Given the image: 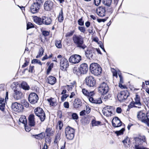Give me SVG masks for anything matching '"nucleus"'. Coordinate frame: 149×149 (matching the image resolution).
Instances as JSON below:
<instances>
[{"label": "nucleus", "mask_w": 149, "mask_h": 149, "mask_svg": "<svg viewBox=\"0 0 149 149\" xmlns=\"http://www.w3.org/2000/svg\"><path fill=\"white\" fill-rule=\"evenodd\" d=\"M72 40L74 44L80 48L84 49L87 47L84 44V38L80 35H74Z\"/></svg>", "instance_id": "1"}, {"label": "nucleus", "mask_w": 149, "mask_h": 149, "mask_svg": "<svg viewBox=\"0 0 149 149\" xmlns=\"http://www.w3.org/2000/svg\"><path fill=\"white\" fill-rule=\"evenodd\" d=\"M137 117L139 120L145 123L149 127V112L146 114L140 111L138 113Z\"/></svg>", "instance_id": "2"}, {"label": "nucleus", "mask_w": 149, "mask_h": 149, "mask_svg": "<svg viewBox=\"0 0 149 149\" xmlns=\"http://www.w3.org/2000/svg\"><path fill=\"white\" fill-rule=\"evenodd\" d=\"M90 69L92 74L95 75H100L102 72V68L97 63H93L91 64L90 65Z\"/></svg>", "instance_id": "3"}, {"label": "nucleus", "mask_w": 149, "mask_h": 149, "mask_svg": "<svg viewBox=\"0 0 149 149\" xmlns=\"http://www.w3.org/2000/svg\"><path fill=\"white\" fill-rule=\"evenodd\" d=\"M42 3V0H36L31 6L30 10L31 13L34 14L37 13L40 7V5Z\"/></svg>", "instance_id": "4"}, {"label": "nucleus", "mask_w": 149, "mask_h": 149, "mask_svg": "<svg viewBox=\"0 0 149 149\" xmlns=\"http://www.w3.org/2000/svg\"><path fill=\"white\" fill-rule=\"evenodd\" d=\"M134 101L132 102L128 106V107L130 108L133 107L140 108L141 106V104L140 102V97L139 95L137 94L135 95V97L134 98Z\"/></svg>", "instance_id": "5"}, {"label": "nucleus", "mask_w": 149, "mask_h": 149, "mask_svg": "<svg viewBox=\"0 0 149 149\" xmlns=\"http://www.w3.org/2000/svg\"><path fill=\"white\" fill-rule=\"evenodd\" d=\"M74 130L70 127H66L65 130V134L66 138L69 140H72L74 136Z\"/></svg>", "instance_id": "6"}, {"label": "nucleus", "mask_w": 149, "mask_h": 149, "mask_svg": "<svg viewBox=\"0 0 149 149\" xmlns=\"http://www.w3.org/2000/svg\"><path fill=\"white\" fill-rule=\"evenodd\" d=\"M36 115L39 118L42 122L43 121L45 118V115L42 109L40 107H37L34 110Z\"/></svg>", "instance_id": "7"}, {"label": "nucleus", "mask_w": 149, "mask_h": 149, "mask_svg": "<svg viewBox=\"0 0 149 149\" xmlns=\"http://www.w3.org/2000/svg\"><path fill=\"white\" fill-rule=\"evenodd\" d=\"M98 90L101 94H106L109 90L108 86L106 83L103 82L100 85Z\"/></svg>", "instance_id": "8"}, {"label": "nucleus", "mask_w": 149, "mask_h": 149, "mask_svg": "<svg viewBox=\"0 0 149 149\" xmlns=\"http://www.w3.org/2000/svg\"><path fill=\"white\" fill-rule=\"evenodd\" d=\"M129 95V92L126 90L118 93L117 95V98L119 101L122 102L127 99Z\"/></svg>", "instance_id": "9"}, {"label": "nucleus", "mask_w": 149, "mask_h": 149, "mask_svg": "<svg viewBox=\"0 0 149 149\" xmlns=\"http://www.w3.org/2000/svg\"><path fill=\"white\" fill-rule=\"evenodd\" d=\"M60 65L61 70L64 71L66 70V69L69 65L67 59L65 58H62L60 59Z\"/></svg>", "instance_id": "10"}, {"label": "nucleus", "mask_w": 149, "mask_h": 149, "mask_svg": "<svg viewBox=\"0 0 149 149\" xmlns=\"http://www.w3.org/2000/svg\"><path fill=\"white\" fill-rule=\"evenodd\" d=\"M85 81L86 84L88 86L93 87L95 84V81L91 76H87L85 78Z\"/></svg>", "instance_id": "11"}, {"label": "nucleus", "mask_w": 149, "mask_h": 149, "mask_svg": "<svg viewBox=\"0 0 149 149\" xmlns=\"http://www.w3.org/2000/svg\"><path fill=\"white\" fill-rule=\"evenodd\" d=\"M28 99L30 103L34 104L37 102L38 99V97L36 93H33L30 94Z\"/></svg>", "instance_id": "12"}, {"label": "nucleus", "mask_w": 149, "mask_h": 149, "mask_svg": "<svg viewBox=\"0 0 149 149\" xmlns=\"http://www.w3.org/2000/svg\"><path fill=\"white\" fill-rule=\"evenodd\" d=\"M81 59L80 56L75 54L70 56L69 58V61L70 62L73 64H76L79 63Z\"/></svg>", "instance_id": "13"}, {"label": "nucleus", "mask_w": 149, "mask_h": 149, "mask_svg": "<svg viewBox=\"0 0 149 149\" xmlns=\"http://www.w3.org/2000/svg\"><path fill=\"white\" fill-rule=\"evenodd\" d=\"M12 108L14 111L18 112L22 111L23 109V107L21 104L16 102L12 104Z\"/></svg>", "instance_id": "14"}, {"label": "nucleus", "mask_w": 149, "mask_h": 149, "mask_svg": "<svg viewBox=\"0 0 149 149\" xmlns=\"http://www.w3.org/2000/svg\"><path fill=\"white\" fill-rule=\"evenodd\" d=\"M134 145H142L146 142V137L144 136H141L139 137L134 138Z\"/></svg>", "instance_id": "15"}, {"label": "nucleus", "mask_w": 149, "mask_h": 149, "mask_svg": "<svg viewBox=\"0 0 149 149\" xmlns=\"http://www.w3.org/2000/svg\"><path fill=\"white\" fill-rule=\"evenodd\" d=\"M112 107L107 106L103 109L102 112L103 114L107 116H111L112 114Z\"/></svg>", "instance_id": "16"}, {"label": "nucleus", "mask_w": 149, "mask_h": 149, "mask_svg": "<svg viewBox=\"0 0 149 149\" xmlns=\"http://www.w3.org/2000/svg\"><path fill=\"white\" fill-rule=\"evenodd\" d=\"M53 3L52 1H47L44 4V9L46 11H50L53 8Z\"/></svg>", "instance_id": "17"}, {"label": "nucleus", "mask_w": 149, "mask_h": 149, "mask_svg": "<svg viewBox=\"0 0 149 149\" xmlns=\"http://www.w3.org/2000/svg\"><path fill=\"white\" fill-rule=\"evenodd\" d=\"M8 99V92H6V96L5 97V100H4L3 98H0V109L3 111L5 109V103L6 100Z\"/></svg>", "instance_id": "18"}, {"label": "nucleus", "mask_w": 149, "mask_h": 149, "mask_svg": "<svg viewBox=\"0 0 149 149\" xmlns=\"http://www.w3.org/2000/svg\"><path fill=\"white\" fill-rule=\"evenodd\" d=\"M96 12L97 15L100 17H103L106 14V10L105 7L100 6L96 9Z\"/></svg>", "instance_id": "19"}, {"label": "nucleus", "mask_w": 149, "mask_h": 149, "mask_svg": "<svg viewBox=\"0 0 149 149\" xmlns=\"http://www.w3.org/2000/svg\"><path fill=\"white\" fill-rule=\"evenodd\" d=\"M82 105L83 103L80 99L77 98L74 100V101L73 106L75 109H79Z\"/></svg>", "instance_id": "20"}, {"label": "nucleus", "mask_w": 149, "mask_h": 149, "mask_svg": "<svg viewBox=\"0 0 149 149\" xmlns=\"http://www.w3.org/2000/svg\"><path fill=\"white\" fill-rule=\"evenodd\" d=\"M112 124L114 127H118L122 125V122L117 117L113 118L112 121Z\"/></svg>", "instance_id": "21"}, {"label": "nucleus", "mask_w": 149, "mask_h": 149, "mask_svg": "<svg viewBox=\"0 0 149 149\" xmlns=\"http://www.w3.org/2000/svg\"><path fill=\"white\" fill-rule=\"evenodd\" d=\"M13 95L15 99L18 100L21 99L23 97L24 95L21 91L15 90Z\"/></svg>", "instance_id": "22"}, {"label": "nucleus", "mask_w": 149, "mask_h": 149, "mask_svg": "<svg viewBox=\"0 0 149 149\" xmlns=\"http://www.w3.org/2000/svg\"><path fill=\"white\" fill-rule=\"evenodd\" d=\"M79 68L82 74H86L88 70L87 65L85 63L81 64L80 65Z\"/></svg>", "instance_id": "23"}, {"label": "nucleus", "mask_w": 149, "mask_h": 149, "mask_svg": "<svg viewBox=\"0 0 149 149\" xmlns=\"http://www.w3.org/2000/svg\"><path fill=\"white\" fill-rule=\"evenodd\" d=\"M29 125L31 127L34 126L35 124V116L33 114L30 115L28 118Z\"/></svg>", "instance_id": "24"}, {"label": "nucleus", "mask_w": 149, "mask_h": 149, "mask_svg": "<svg viewBox=\"0 0 149 149\" xmlns=\"http://www.w3.org/2000/svg\"><path fill=\"white\" fill-rule=\"evenodd\" d=\"M89 101L90 102L96 104H100L102 103V100L100 98L97 99H94L93 97L89 98Z\"/></svg>", "instance_id": "25"}, {"label": "nucleus", "mask_w": 149, "mask_h": 149, "mask_svg": "<svg viewBox=\"0 0 149 149\" xmlns=\"http://www.w3.org/2000/svg\"><path fill=\"white\" fill-rule=\"evenodd\" d=\"M93 49L87 50L85 52L86 56L89 59L92 58L93 56Z\"/></svg>", "instance_id": "26"}, {"label": "nucleus", "mask_w": 149, "mask_h": 149, "mask_svg": "<svg viewBox=\"0 0 149 149\" xmlns=\"http://www.w3.org/2000/svg\"><path fill=\"white\" fill-rule=\"evenodd\" d=\"M47 79L48 83L52 85L54 84L56 82V78L52 76H49Z\"/></svg>", "instance_id": "27"}, {"label": "nucleus", "mask_w": 149, "mask_h": 149, "mask_svg": "<svg viewBox=\"0 0 149 149\" xmlns=\"http://www.w3.org/2000/svg\"><path fill=\"white\" fill-rule=\"evenodd\" d=\"M51 20L50 18L44 16L42 17V24L47 25L50 24Z\"/></svg>", "instance_id": "28"}, {"label": "nucleus", "mask_w": 149, "mask_h": 149, "mask_svg": "<svg viewBox=\"0 0 149 149\" xmlns=\"http://www.w3.org/2000/svg\"><path fill=\"white\" fill-rule=\"evenodd\" d=\"M47 100L49 103L50 105L52 106H55L57 104L56 100L55 98H51L47 99Z\"/></svg>", "instance_id": "29"}, {"label": "nucleus", "mask_w": 149, "mask_h": 149, "mask_svg": "<svg viewBox=\"0 0 149 149\" xmlns=\"http://www.w3.org/2000/svg\"><path fill=\"white\" fill-rule=\"evenodd\" d=\"M45 132L46 135L47 136H52L54 132L53 129L51 128H47L46 129Z\"/></svg>", "instance_id": "30"}, {"label": "nucleus", "mask_w": 149, "mask_h": 149, "mask_svg": "<svg viewBox=\"0 0 149 149\" xmlns=\"http://www.w3.org/2000/svg\"><path fill=\"white\" fill-rule=\"evenodd\" d=\"M33 19L35 23L39 25H41L42 24V18L41 19L37 16H35L33 17Z\"/></svg>", "instance_id": "31"}, {"label": "nucleus", "mask_w": 149, "mask_h": 149, "mask_svg": "<svg viewBox=\"0 0 149 149\" xmlns=\"http://www.w3.org/2000/svg\"><path fill=\"white\" fill-rule=\"evenodd\" d=\"M73 73L79 76L81 75L82 74L79 68L74 67L73 69Z\"/></svg>", "instance_id": "32"}, {"label": "nucleus", "mask_w": 149, "mask_h": 149, "mask_svg": "<svg viewBox=\"0 0 149 149\" xmlns=\"http://www.w3.org/2000/svg\"><path fill=\"white\" fill-rule=\"evenodd\" d=\"M19 121L20 122L24 124V125H25L27 123V119L26 116L24 115H22L21 116L19 119Z\"/></svg>", "instance_id": "33"}, {"label": "nucleus", "mask_w": 149, "mask_h": 149, "mask_svg": "<svg viewBox=\"0 0 149 149\" xmlns=\"http://www.w3.org/2000/svg\"><path fill=\"white\" fill-rule=\"evenodd\" d=\"M123 142L124 145L127 147H128L130 144V139L129 137H126L124 140Z\"/></svg>", "instance_id": "34"}, {"label": "nucleus", "mask_w": 149, "mask_h": 149, "mask_svg": "<svg viewBox=\"0 0 149 149\" xmlns=\"http://www.w3.org/2000/svg\"><path fill=\"white\" fill-rule=\"evenodd\" d=\"M112 1V0H102L103 4L104 5L110 7Z\"/></svg>", "instance_id": "35"}, {"label": "nucleus", "mask_w": 149, "mask_h": 149, "mask_svg": "<svg viewBox=\"0 0 149 149\" xmlns=\"http://www.w3.org/2000/svg\"><path fill=\"white\" fill-rule=\"evenodd\" d=\"M63 19L64 17L63 16V10L61 9L59 14L58 17V20L60 22H62L63 21Z\"/></svg>", "instance_id": "36"}, {"label": "nucleus", "mask_w": 149, "mask_h": 149, "mask_svg": "<svg viewBox=\"0 0 149 149\" xmlns=\"http://www.w3.org/2000/svg\"><path fill=\"white\" fill-rule=\"evenodd\" d=\"M21 87L25 90H29V87L27 85V83L25 82H22L21 84Z\"/></svg>", "instance_id": "37"}, {"label": "nucleus", "mask_w": 149, "mask_h": 149, "mask_svg": "<svg viewBox=\"0 0 149 149\" xmlns=\"http://www.w3.org/2000/svg\"><path fill=\"white\" fill-rule=\"evenodd\" d=\"M61 133L60 132L58 131L56 134L54 139V142L56 143H57L60 139V136Z\"/></svg>", "instance_id": "38"}, {"label": "nucleus", "mask_w": 149, "mask_h": 149, "mask_svg": "<svg viewBox=\"0 0 149 149\" xmlns=\"http://www.w3.org/2000/svg\"><path fill=\"white\" fill-rule=\"evenodd\" d=\"M125 131L124 128H122L119 131H117L115 132V133L116 134L117 136H119L122 135L123 134V132Z\"/></svg>", "instance_id": "39"}, {"label": "nucleus", "mask_w": 149, "mask_h": 149, "mask_svg": "<svg viewBox=\"0 0 149 149\" xmlns=\"http://www.w3.org/2000/svg\"><path fill=\"white\" fill-rule=\"evenodd\" d=\"M34 136L35 137L38 139H42L45 136L44 134L43 133H41L35 135Z\"/></svg>", "instance_id": "40"}, {"label": "nucleus", "mask_w": 149, "mask_h": 149, "mask_svg": "<svg viewBox=\"0 0 149 149\" xmlns=\"http://www.w3.org/2000/svg\"><path fill=\"white\" fill-rule=\"evenodd\" d=\"M55 45L58 48H61L62 47V44L60 40H56L55 41Z\"/></svg>", "instance_id": "41"}, {"label": "nucleus", "mask_w": 149, "mask_h": 149, "mask_svg": "<svg viewBox=\"0 0 149 149\" xmlns=\"http://www.w3.org/2000/svg\"><path fill=\"white\" fill-rule=\"evenodd\" d=\"M75 83L74 82H73V84H72V85H67L65 87L67 88H66L68 91H71L72 89L74 87V85H75ZM75 89V88H74Z\"/></svg>", "instance_id": "42"}, {"label": "nucleus", "mask_w": 149, "mask_h": 149, "mask_svg": "<svg viewBox=\"0 0 149 149\" xmlns=\"http://www.w3.org/2000/svg\"><path fill=\"white\" fill-rule=\"evenodd\" d=\"M44 51L43 48L41 47L39 49V52L38 53V54L36 56V58H38L41 56L44 53Z\"/></svg>", "instance_id": "43"}, {"label": "nucleus", "mask_w": 149, "mask_h": 149, "mask_svg": "<svg viewBox=\"0 0 149 149\" xmlns=\"http://www.w3.org/2000/svg\"><path fill=\"white\" fill-rule=\"evenodd\" d=\"M100 122L99 121H97L94 120H93L92 121V126H98L100 125Z\"/></svg>", "instance_id": "44"}, {"label": "nucleus", "mask_w": 149, "mask_h": 149, "mask_svg": "<svg viewBox=\"0 0 149 149\" xmlns=\"http://www.w3.org/2000/svg\"><path fill=\"white\" fill-rule=\"evenodd\" d=\"M135 149H146V148L142 146V145H134Z\"/></svg>", "instance_id": "45"}, {"label": "nucleus", "mask_w": 149, "mask_h": 149, "mask_svg": "<svg viewBox=\"0 0 149 149\" xmlns=\"http://www.w3.org/2000/svg\"><path fill=\"white\" fill-rule=\"evenodd\" d=\"M143 101L146 105L149 107V97L144 98Z\"/></svg>", "instance_id": "46"}, {"label": "nucleus", "mask_w": 149, "mask_h": 149, "mask_svg": "<svg viewBox=\"0 0 149 149\" xmlns=\"http://www.w3.org/2000/svg\"><path fill=\"white\" fill-rule=\"evenodd\" d=\"M32 63L33 64H38L40 65H42V63L41 61L37 59H34L32 61Z\"/></svg>", "instance_id": "47"}, {"label": "nucleus", "mask_w": 149, "mask_h": 149, "mask_svg": "<svg viewBox=\"0 0 149 149\" xmlns=\"http://www.w3.org/2000/svg\"><path fill=\"white\" fill-rule=\"evenodd\" d=\"M94 93L93 91L88 92V94L86 96H88V98L91 97H93V96L94 95Z\"/></svg>", "instance_id": "48"}, {"label": "nucleus", "mask_w": 149, "mask_h": 149, "mask_svg": "<svg viewBox=\"0 0 149 149\" xmlns=\"http://www.w3.org/2000/svg\"><path fill=\"white\" fill-rule=\"evenodd\" d=\"M93 1L95 5L98 6L100 4L101 0H93Z\"/></svg>", "instance_id": "49"}, {"label": "nucleus", "mask_w": 149, "mask_h": 149, "mask_svg": "<svg viewBox=\"0 0 149 149\" xmlns=\"http://www.w3.org/2000/svg\"><path fill=\"white\" fill-rule=\"evenodd\" d=\"M69 95L67 94H63L61 97V100L62 101H65L66 98L68 97Z\"/></svg>", "instance_id": "50"}, {"label": "nucleus", "mask_w": 149, "mask_h": 149, "mask_svg": "<svg viewBox=\"0 0 149 149\" xmlns=\"http://www.w3.org/2000/svg\"><path fill=\"white\" fill-rule=\"evenodd\" d=\"M34 27L33 24L31 22H28L27 24L26 29L28 30L29 29Z\"/></svg>", "instance_id": "51"}, {"label": "nucleus", "mask_w": 149, "mask_h": 149, "mask_svg": "<svg viewBox=\"0 0 149 149\" xmlns=\"http://www.w3.org/2000/svg\"><path fill=\"white\" fill-rule=\"evenodd\" d=\"M78 24L80 26L83 25L84 24V22L83 21L82 18L79 19L78 21Z\"/></svg>", "instance_id": "52"}, {"label": "nucleus", "mask_w": 149, "mask_h": 149, "mask_svg": "<svg viewBox=\"0 0 149 149\" xmlns=\"http://www.w3.org/2000/svg\"><path fill=\"white\" fill-rule=\"evenodd\" d=\"M53 63H51L48 67V68L47 70V72H49L53 68Z\"/></svg>", "instance_id": "53"}, {"label": "nucleus", "mask_w": 149, "mask_h": 149, "mask_svg": "<svg viewBox=\"0 0 149 149\" xmlns=\"http://www.w3.org/2000/svg\"><path fill=\"white\" fill-rule=\"evenodd\" d=\"M78 29L81 32L84 33L86 31L85 28L84 27L79 26Z\"/></svg>", "instance_id": "54"}, {"label": "nucleus", "mask_w": 149, "mask_h": 149, "mask_svg": "<svg viewBox=\"0 0 149 149\" xmlns=\"http://www.w3.org/2000/svg\"><path fill=\"white\" fill-rule=\"evenodd\" d=\"M82 92L86 96H87L88 93V91L85 88L82 89Z\"/></svg>", "instance_id": "55"}, {"label": "nucleus", "mask_w": 149, "mask_h": 149, "mask_svg": "<svg viewBox=\"0 0 149 149\" xmlns=\"http://www.w3.org/2000/svg\"><path fill=\"white\" fill-rule=\"evenodd\" d=\"M72 117L74 119L77 120L78 118V116L77 113H74L72 114Z\"/></svg>", "instance_id": "56"}, {"label": "nucleus", "mask_w": 149, "mask_h": 149, "mask_svg": "<svg viewBox=\"0 0 149 149\" xmlns=\"http://www.w3.org/2000/svg\"><path fill=\"white\" fill-rule=\"evenodd\" d=\"M49 32L47 31H42V34L43 35L45 36H48L49 34Z\"/></svg>", "instance_id": "57"}, {"label": "nucleus", "mask_w": 149, "mask_h": 149, "mask_svg": "<svg viewBox=\"0 0 149 149\" xmlns=\"http://www.w3.org/2000/svg\"><path fill=\"white\" fill-rule=\"evenodd\" d=\"M24 126L25 130L26 132H29L31 130V128L30 127H28V126L26 124H25V125H24Z\"/></svg>", "instance_id": "58"}, {"label": "nucleus", "mask_w": 149, "mask_h": 149, "mask_svg": "<svg viewBox=\"0 0 149 149\" xmlns=\"http://www.w3.org/2000/svg\"><path fill=\"white\" fill-rule=\"evenodd\" d=\"M118 76L120 78V82L119 83H123V78L121 75L120 74H119Z\"/></svg>", "instance_id": "59"}, {"label": "nucleus", "mask_w": 149, "mask_h": 149, "mask_svg": "<svg viewBox=\"0 0 149 149\" xmlns=\"http://www.w3.org/2000/svg\"><path fill=\"white\" fill-rule=\"evenodd\" d=\"M63 106L65 108H68L69 107V103L67 102H65L64 103Z\"/></svg>", "instance_id": "60"}, {"label": "nucleus", "mask_w": 149, "mask_h": 149, "mask_svg": "<svg viewBox=\"0 0 149 149\" xmlns=\"http://www.w3.org/2000/svg\"><path fill=\"white\" fill-rule=\"evenodd\" d=\"M123 83H119V86L121 89H125L126 88V87L125 86L123 85L122 84Z\"/></svg>", "instance_id": "61"}, {"label": "nucleus", "mask_w": 149, "mask_h": 149, "mask_svg": "<svg viewBox=\"0 0 149 149\" xmlns=\"http://www.w3.org/2000/svg\"><path fill=\"white\" fill-rule=\"evenodd\" d=\"M86 111L85 110H83L81 111L80 113V116H83L85 115L86 114Z\"/></svg>", "instance_id": "62"}, {"label": "nucleus", "mask_w": 149, "mask_h": 149, "mask_svg": "<svg viewBox=\"0 0 149 149\" xmlns=\"http://www.w3.org/2000/svg\"><path fill=\"white\" fill-rule=\"evenodd\" d=\"M86 113L87 114H88L90 112L91 109L88 106L87 107V106H86Z\"/></svg>", "instance_id": "63"}, {"label": "nucleus", "mask_w": 149, "mask_h": 149, "mask_svg": "<svg viewBox=\"0 0 149 149\" xmlns=\"http://www.w3.org/2000/svg\"><path fill=\"white\" fill-rule=\"evenodd\" d=\"M122 109L120 107L117 108L116 109V112L118 113H120L121 112Z\"/></svg>", "instance_id": "64"}]
</instances>
